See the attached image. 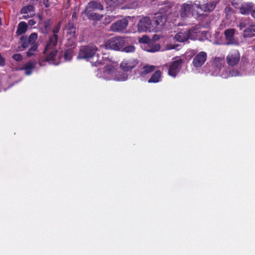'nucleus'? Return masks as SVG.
<instances>
[{
	"instance_id": "nucleus-1",
	"label": "nucleus",
	"mask_w": 255,
	"mask_h": 255,
	"mask_svg": "<svg viewBox=\"0 0 255 255\" xmlns=\"http://www.w3.org/2000/svg\"><path fill=\"white\" fill-rule=\"evenodd\" d=\"M60 29V25L59 23L53 29V34L49 37L48 42L46 46L44 51V53L48 54L46 60L53 64H57V63L54 62L57 57V51L55 50V47L57 43L58 38L57 33L59 32Z\"/></svg>"
},
{
	"instance_id": "nucleus-2",
	"label": "nucleus",
	"mask_w": 255,
	"mask_h": 255,
	"mask_svg": "<svg viewBox=\"0 0 255 255\" xmlns=\"http://www.w3.org/2000/svg\"><path fill=\"white\" fill-rule=\"evenodd\" d=\"M97 50V48L94 45L83 46L80 49L78 58L79 59H87L90 61L93 65L98 66L102 64V62L98 59V55H96Z\"/></svg>"
},
{
	"instance_id": "nucleus-3",
	"label": "nucleus",
	"mask_w": 255,
	"mask_h": 255,
	"mask_svg": "<svg viewBox=\"0 0 255 255\" xmlns=\"http://www.w3.org/2000/svg\"><path fill=\"white\" fill-rule=\"evenodd\" d=\"M104 9L103 5L96 1H91L87 5L82 13L85 14L90 20H100L103 17V14L97 12L98 10Z\"/></svg>"
},
{
	"instance_id": "nucleus-4",
	"label": "nucleus",
	"mask_w": 255,
	"mask_h": 255,
	"mask_svg": "<svg viewBox=\"0 0 255 255\" xmlns=\"http://www.w3.org/2000/svg\"><path fill=\"white\" fill-rule=\"evenodd\" d=\"M224 64V60L223 58L216 57L214 58L212 66V74L215 76L219 75L224 78H228L229 76H236L238 73L237 71H233L228 73L225 71V68L223 66Z\"/></svg>"
},
{
	"instance_id": "nucleus-5",
	"label": "nucleus",
	"mask_w": 255,
	"mask_h": 255,
	"mask_svg": "<svg viewBox=\"0 0 255 255\" xmlns=\"http://www.w3.org/2000/svg\"><path fill=\"white\" fill-rule=\"evenodd\" d=\"M116 63H107L104 72V78L107 80L114 79L117 81H124L127 80L128 75L126 73L121 74L116 72Z\"/></svg>"
},
{
	"instance_id": "nucleus-6",
	"label": "nucleus",
	"mask_w": 255,
	"mask_h": 255,
	"mask_svg": "<svg viewBox=\"0 0 255 255\" xmlns=\"http://www.w3.org/2000/svg\"><path fill=\"white\" fill-rule=\"evenodd\" d=\"M125 44V40L124 38L122 37L117 36L112 37L107 40L105 44L101 46V48L119 51L123 47Z\"/></svg>"
},
{
	"instance_id": "nucleus-7",
	"label": "nucleus",
	"mask_w": 255,
	"mask_h": 255,
	"mask_svg": "<svg viewBox=\"0 0 255 255\" xmlns=\"http://www.w3.org/2000/svg\"><path fill=\"white\" fill-rule=\"evenodd\" d=\"M195 7H196V6L194 4V2H192L191 1L182 4L180 9V17L185 18L191 15L199 16L200 14L195 12L194 10Z\"/></svg>"
},
{
	"instance_id": "nucleus-8",
	"label": "nucleus",
	"mask_w": 255,
	"mask_h": 255,
	"mask_svg": "<svg viewBox=\"0 0 255 255\" xmlns=\"http://www.w3.org/2000/svg\"><path fill=\"white\" fill-rule=\"evenodd\" d=\"M220 0H196L194 1L196 7L202 12L213 11Z\"/></svg>"
},
{
	"instance_id": "nucleus-9",
	"label": "nucleus",
	"mask_w": 255,
	"mask_h": 255,
	"mask_svg": "<svg viewBox=\"0 0 255 255\" xmlns=\"http://www.w3.org/2000/svg\"><path fill=\"white\" fill-rule=\"evenodd\" d=\"M200 34L199 31L194 30H184L178 32L174 36V40L179 42L186 41L189 38L193 40H199L197 37Z\"/></svg>"
},
{
	"instance_id": "nucleus-10",
	"label": "nucleus",
	"mask_w": 255,
	"mask_h": 255,
	"mask_svg": "<svg viewBox=\"0 0 255 255\" xmlns=\"http://www.w3.org/2000/svg\"><path fill=\"white\" fill-rule=\"evenodd\" d=\"M167 18L165 15L157 13L153 17L152 22L153 28L151 29L156 32L161 30L166 22Z\"/></svg>"
},
{
	"instance_id": "nucleus-11",
	"label": "nucleus",
	"mask_w": 255,
	"mask_h": 255,
	"mask_svg": "<svg viewBox=\"0 0 255 255\" xmlns=\"http://www.w3.org/2000/svg\"><path fill=\"white\" fill-rule=\"evenodd\" d=\"M137 27L139 32H153L151 30L153 28L152 21L148 16H143L140 18L137 23Z\"/></svg>"
},
{
	"instance_id": "nucleus-12",
	"label": "nucleus",
	"mask_w": 255,
	"mask_h": 255,
	"mask_svg": "<svg viewBox=\"0 0 255 255\" xmlns=\"http://www.w3.org/2000/svg\"><path fill=\"white\" fill-rule=\"evenodd\" d=\"M239 27L241 30L245 28L243 31L244 37H250L255 35V23H250L248 20H245L240 23Z\"/></svg>"
},
{
	"instance_id": "nucleus-13",
	"label": "nucleus",
	"mask_w": 255,
	"mask_h": 255,
	"mask_svg": "<svg viewBox=\"0 0 255 255\" xmlns=\"http://www.w3.org/2000/svg\"><path fill=\"white\" fill-rule=\"evenodd\" d=\"M66 39L67 41V45L69 46H72L76 41V28L73 24H68L66 28Z\"/></svg>"
},
{
	"instance_id": "nucleus-14",
	"label": "nucleus",
	"mask_w": 255,
	"mask_h": 255,
	"mask_svg": "<svg viewBox=\"0 0 255 255\" xmlns=\"http://www.w3.org/2000/svg\"><path fill=\"white\" fill-rule=\"evenodd\" d=\"M240 59V53L237 50L230 51L227 56V64L231 66L237 65Z\"/></svg>"
},
{
	"instance_id": "nucleus-15",
	"label": "nucleus",
	"mask_w": 255,
	"mask_h": 255,
	"mask_svg": "<svg viewBox=\"0 0 255 255\" xmlns=\"http://www.w3.org/2000/svg\"><path fill=\"white\" fill-rule=\"evenodd\" d=\"M207 55L205 52L201 51L198 53L194 58L192 64L196 68L201 67L207 60Z\"/></svg>"
},
{
	"instance_id": "nucleus-16",
	"label": "nucleus",
	"mask_w": 255,
	"mask_h": 255,
	"mask_svg": "<svg viewBox=\"0 0 255 255\" xmlns=\"http://www.w3.org/2000/svg\"><path fill=\"white\" fill-rule=\"evenodd\" d=\"M128 23V20L122 19L113 23L110 27V29L114 32L122 31L127 28Z\"/></svg>"
},
{
	"instance_id": "nucleus-17",
	"label": "nucleus",
	"mask_w": 255,
	"mask_h": 255,
	"mask_svg": "<svg viewBox=\"0 0 255 255\" xmlns=\"http://www.w3.org/2000/svg\"><path fill=\"white\" fill-rule=\"evenodd\" d=\"M137 64L136 60L134 59H125L121 63L120 67L124 71H128L134 68Z\"/></svg>"
},
{
	"instance_id": "nucleus-18",
	"label": "nucleus",
	"mask_w": 255,
	"mask_h": 255,
	"mask_svg": "<svg viewBox=\"0 0 255 255\" xmlns=\"http://www.w3.org/2000/svg\"><path fill=\"white\" fill-rule=\"evenodd\" d=\"M181 66V61L180 60L173 61L169 65L168 72V75L175 77L179 71Z\"/></svg>"
},
{
	"instance_id": "nucleus-19",
	"label": "nucleus",
	"mask_w": 255,
	"mask_h": 255,
	"mask_svg": "<svg viewBox=\"0 0 255 255\" xmlns=\"http://www.w3.org/2000/svg\"><path fill=\"white\" fill-rule=\"evenodd\" d=\"M21 13L23 14L22 17L24 19L33 17L35 14L34 7L31 5L23 7L21 9Z\"/></svg>"
},
{
	"instance_id": "nucleus-20",
	"label": "nucleus",
	"mask_w": 255,
	"mask_h": 255,
	"mask_svg": "<svg viewBox=\"0 0 255 255\" xmlns=\"http://www.w3.org/2000/svg\"><path fill=\"white\" fill-rule=\"evenodd\" d=\"M235 30L234 29H229L225 31V35L227 44H238V41L234 38Z\"/></svg>"
},
{
	"instance_id": "nucleus-21",
	"label": "nucleus",
	"mask_w": 255,
	"mask_h": 255,
	"mask_svg": "<svg viewBox=\"0 0 255 255\" xmlns=\"http://www.w3.org/2000/svg\"><path fill=\"white\" fill-rule=\"evenodd\" d=\"M232 4L235 7H237L238 4L236 3L233 2ZM238 8L240 9V11L242 14H247L251 11V9L253 8V5L252 3H244L241 6H238Z\"/></svg>"
},
{
	"instance_id": "nucleus-22",
	"label": "nucleus",
	"mask_w": 255,
	"mask_h": 255,
	"mask_svg": "<svg viewBox=\"0 0 255 255\" xmlns=\"http://www.w3.org/2000/svg\"><path fill=\"white\" fill-rule=\"evenodd\" d=\"M36 62L29 61L26 62L22 67L19 69L20 70H24L26 75H29L32 73L33 70L35 68Z\"/></svg>"
},
{
	"instance_id": "nucleus-23",
	"label": "nucleus",
	"mask_w": 255,
	"mask_h": 255,
	"mask_svg": "<svg viewBox=\"0 0 255 255\" xmlns=\"http://www.w3.org/2000/svg\"><path fill=\"white\" fill-rule=\"evenodd\" d=\"M27 29V24L24 21H21L17 26L16 33L18 35L25 33Z\"/></svg>"
},
{
	"instance_id": "nucleus-24",
	"label": "nucleus",
	"mask_w": 255,
	"mask_h": 255,
	"mask_svg": "<svg viewBox=\"0 0 255 255\" xmlns=\"http://www.w3.org/2000/svg\"><path fill=\"white\" fill-rule=\"evenodd\" d=\"M161 73L160 71L158 70L155 72L148 80V83H157L161 79Z\"/></svg>"
},
{
	"instance_id": "nucleus-25",
	"label": "nucleus",
	"mask_w": 255,
	"mask_h": 255,
	"mask_svg": "<svg viewBox=\"0 0 255 255\" xmlns=\"http://www.w3.org/2000/svg\"><path fill=\"white\" fill-rule=\"evenodd\" d=\"M155 69V66L153 65H146L144 66L140 72V74L144 76L149 73L153 71Z\"/></svg>"
},
{
	"instance_id": "nucleus-26",
	"label": "nucleus",
	"mask_w": 255,
	"mask_h": 255,
	"mask_svg": "<svg viewBox=\"0 0 255 255\" xmlns=\"http://www.w3.org/2000/svg\"><path fill=\"white\" fill-rule=\"evenodd\" d=\"M50 23L51 22L50 20H46L43 23L39 24V26L41 28V31L42 33H47V32L50 29Z\"/></svg>"
},
{
	"instance_id": "nucleus-27",
	"label": "nucleus",
	"mask_w": 255,
	"mask_h": 255,
	"mask_svg": "<svg viewBox=\"0 0 255 255\" xmlns=\"http://www.w3.org/2000/svg\"><path fill=\"white\" fill-rule=\"evenodd\" d=\"M125 0H105L106 2L110 6H116L122 4Z\"/></svg>"
},
{
	"instance_id": "nucleus-28",
	"label": "nucleus",
	"mask_w": 255,
	"mask_h": 255,
	"mask_svg": "<svg viewBox=\"0 0 255 255\" xmlns=\"http://www.w3.org/2000/svg\"><path fill=\"white\" fill-rule=\"evenodd\" d=\"M37 46L34 45L30 47L29 50L27 52V56L28 57H31L34 55V53L37 51Z\"/></svg>"
},
{
	"instance_id": "nucleus-29",
	"label": "nucleus",
	"mask_w": 255,
	"mask_h": 255,
	"mask_svg": "<svg viewBox=\"0 0 255 255\" xmlns=\"http://www.w3.org/2000/svg\"><path fill=\"white\" fill-rule=\"evenodd\" d=\"M20 42L21 43L22 46L24 48H27L31 43H29L28 40V37L23 36L20 39Z\"/></svg>"
},
{
	"instance_id": "nucleus-30",
	"label": "nucleus",
	"mask_w": 255,
	"mask_h": 255,
	"mask_svg": "<svg viewBox=\"0 0 255 255\" xmlns=\"http://www.w3.org/2000/svg\"><path fill=\"white\" fill-rule=\"evenodd\" d=\"M37 39V34L36 33H32L28 37L29 43L31 44L34 43Z\"/></svg>"
},
{
	"instance_id": "nucleus-31",
	"label": "nucleus",
	"mask_w": 255,
	"mask_h": 255,
	"mask_svg": "<svg viewBox=\"0 0 255 255\" xmlns=\"http://www.w3.org/2000/svg\"><path fill=\"white\" fill-rule=\"evenodd\" d=\"M122 51L126 53L133 52L135 51V47L133 45H129L124 47Z\"/></svg>"
},
{
	"instance_id": "nucleus-32",
	"label": "nucleus",
	"mask_w": 255,
	"mask_h": 255,
	"mask_svg": "<svg viewBox=\"0 0 255 255\" xmlns=\"http://www.w3.org/2000/svg\"><path fill=\"white\" fill-rule=\"evenodd\" d=\"M160 46L159 44H156L153 45L152 47L150 48L147 49V51L150 52H155L160 50Z\"/></svg>"
},
{
	"instance_id": "nucleus-33",
	"label": "nucleus",
	"mask_w": 255,
	"mask_h": 255,
	"mask_svg": "<svg viewBox=\"0 0 255 255\" xmlns=\"http://www.w3.org/2000/svg\"><path fill=\"white\" fill-rule=\"evenodd\" d=\"M150 40V39L147 35H143L138 39V42L140 43H147Z\"/></svg>"
},
{
	"instance_id": "nucleus-34",
	"label": "nucleus",
	"mask_w": 255,
	"mask_h": 255,
	"mask_svg": "<svg viewBox=\"0 0 255 255\" xmlns=\"http://www.w3.org/2000/svg\"><path fill=\"white\" fill-rule=\"evenodd\" d=\"M178 46L177 44H167L165 46V49L166 50H171L176 49Z\"/></svg>"
},
{
	"instance_id": "nucleus-35",
	"label": "nucleus",
	"mask_w": 255,
	"mask_h": 255,
	"mask_svg": "<svg viewBox=\"0 0 255 255\" xmlns=\"http://www.w3.org/2000/svg\"><path fill=\"white\" fill-rule=\"evenodd\" d=\"M114 16L108 15V16H106V17L105 18V23L106 24H109L111 21L114 20Z\"/></svg>"
},
{
	"instance_id": "nucleus-36",
	"label": "nucleus",
	"mask_w": 255,
	"mask_h": 255,
	"mask_svg": "<svg viewBox=\"0 0 255 255\" xmlns=\"http://www.w3.org/2000/svg\"><path fill=\"white\" fill-rule=\"evenodd\" d=\"M12 58L16 61H20L22 60V56L20 54H15L12 56Z\"/></svg>"
},
{
	"instance_id": "nucleus-37",
	"label": "nucleus",
	"mask_w": 255,
	"mask_h": 255,
	"mask_svg": "<svg viewBox=\"0 0 255 255\" xmlns=\"http://www.w3.org/2000/svg\"><path fill=\"white\" fill-rule=\"evenodd\" d=\"M64 57L66 60H70L72 58L71 53L69 51H66L64 54Z\"/></svg>"
},
{
	"instance_id": "nucleus-38",
	"label": "nucleus",
	"mask_w": 255,
	"mask_h": 255,
	"mask_svg": "<svg viewBox=\"0 0 255 255\" xmlns=\"http://www.w3.org/2000/svg\"><path fill=\"white\" fill-rule=\"evenodd\" d=\"M137 6V3L135 1H133L129 3V5L128 6V8H135Z\"/></svg>"
},
{
	"instance_id": "nucleus-39",
	"label": "nucleus",
	"mask_w": 255,
	"mask_h": 255,
	"mask_svg": "<svg viewBox=\"0 0 255 255\" xmlns=\"http://www.w3.org/2000/svg\"><path fill=\"white\" fill-rule=\"evenodd\" d=\"M36 23V21L34 19H30L28 21V24L30 26H33Z\"/></svg>"
},
{
	"instance_id": "nucleus-40",
	"label": "nucleus",
	"mask_w": 255,
	"mask_h": 255,
	"mask_svg": "<svg viewBox=\"0 0 255 255\" xmlns=\"http://www.w3.org/2000/svg\"><path fill=\"white\" fill-rule=\"evenodd\" d=\"M251 14L252 16L255 18V7H254L251 12Z\"/></svg>"
},
{
	"instance_id": "nucleus-41",
	"label": "nucleus",
	"mask_w": 255,
	"mask_h": 255,
	"mask_svg": "<svg viewBox=\"0 0 255 255\" xmlns=\"http://www.w3.org/2000/svg\"><path fill=\"white\" fill-rule=\"evenodd\" d=\"M38 16H39V18L40 20H41L42 17L41 16V15H39Z\"/></svg>"
},
{
	"instance_id": "nucleus-42",
	"label": "nucleus",
	"mask_w": 255,
	"mask_h": 255,
	"mask_svg": "<svg viewBox=\"0 0 255 255\" xmlns=\"http://www.w3.org/2000/svg\"><path fill=\"white\" fill-rule=\"evenodd\" d=\"M1 18H0V25L1 24Z\"/></svg>"
},
{
	"instance_id": "nucleus-43",
	"label": "nucleus",
	"mask_w": 255,
	"mask_h": 255,
	"mask_svg": "<svg viewBox=\"0 0 255 255\" xmlns=\"http://www.w3.org/2000/svg\"><path fill=\"white\" fill-rule=\"evenodd\" d=\"M171 3H170L169 4V7H171Z\"/></svg>"
},
{
	"instance_id": "nucleus-44",
	"label": "nucleus",
	"mask_w": 255,
	"mask_h": 255,
	"mask_svg": "<svg viewBox=\"0 0 255 255\" xmlns=\"http://www.w3.org/2000/svg\"><path fill=\"white\" fill-rule=\"evenodd\" d=\"M255 50V48H254Z\"/></svg>"
}]
</instances>
